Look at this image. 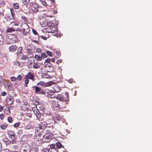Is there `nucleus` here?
<instances>
[{
	"mask_svg": "<svg viewBox=\"0 0 152 152\" xmlns=\"http://www.w3.org/2000/svg\"><path fill=\"white\" fill-rule=\"evenodd\" d=\"M18 32L13 34H9L6 37V42L8 44L14 43L18 40Z\"/></svg>",
	"mask_w": 152,
	"mask_h": 152,
	"instance_id": "1",
	"label": "nucleus"
},
{
	"mask_svg": "<svg viewBox=\"0 0 152 152\" xmlns=\"http://www.w3.org/2000/svg\"><path fill=\"white\" fill-rule=\"evenodd\" d=\"M27 66L29 69H37L40 67V66L37 62L34 60H29L27 63Z\"/></svg>",
	"mask_w": 152,
	"mask_h": 152,
	"instance_id": "2",
	"label": "nucleus"
},
{
	"mask_svg": "<svg viewBox=\"0 0 152 152\" xmlns=\"http://www.w3.org/2000/svg\"><path fill=\"white\" fill-rule=\"evenodd\" d=\"M21 27L22 29H20V31L22 32L24 36L28 35L30 31L29 27L26 23H22L21 25Z\"/></svg>",
	"mask_w": 152,
	"mask_h": 152,
	"instance_id": "3",
	"label": "nucleus"
},
{
	"mask_svg": "<svg viewBox=\"0 0 152 152\" xmlns=\"http://www.w3.org/2000/svg\"><path fill=\"white\" fill-rule=\"evenodd\" d=\"M35 134L34 138V140L36 142H38L40 140L42 139L41 135L44 132L42 131V130H40L39 128H35Z\"/></svg>",
	"mask_w": 152,
	"mask_h": 152,
	"instance_id": "4",
	"label": "nucleus"
},
{
	"mask_svg": "<svg viewBox=\"0 0 152 152\" xmlns=\"http://www.w3.org/2000/svg\"><path fill=\"white\" fill-rule=\"evenodd\" d=\"M50 132V130H47L45 134L43 136L42 139L45 142H49L52 139L53 134Z\"/></svg>",
	"mask_w": 152,
	"mask_h": 152,
	"instance_id": "5",
	"label": "nucleus"
},
{
	"mask_svg": "<svg viewBox=\"0 0 152 152\" xmlns=\"http://www.w3.org/2000/svg\"><path fill=\"white\" fill-rule=\"evenodd\" d=\"M65 95L66 96V98H65L63 95L61 94L57 96L56 99V100H57V99L58 100H60L61 101L66 102H68L69 100V94L68 93V92H66L65 93Z\"/></svg>",
	"mask_w": 152,
	"mask_h": 152,
	"instance_id": "6",
	"label": "nucleus"
},
{
	"mask_svg": "<svg viewBox=\"0 0 152 152\" xmlns=\"http://www.w3.org/2000/svg\"><path fill=\"white\" fill-rule=\"evenodd\" d=\"M50 124V123H48L46 121H43L41 122L40 124L38 125V126L36 127L35 128H39L40 130H42V131L44 132V129L45 128L48 126V125Z\"/></svg>",
	"mask_w": 152,
	"mask_h": 152,
	"instance_id": "7",
	"label": "nucleus"
},
{
	"mask_svg": "<svg viewBox=\"0 0 152 152\" xmlns=\"http://www.w3.org/2000/svg\"><path fill=\"white\" fill-rule=\"evenodd\" d=\"M57 11L55 10L51 9L49 10L46 13H44V15L46 17L52 18L54 17L55 14H57Z\"/></svg>",
	"mask_w": 152,
	"mask_h": 152,
	"instance_id": "8",
	"label": "nucleus"
},
{
	"mask_svg": "<svg viewBox=\"0 0 152 152\" xmlns=\"http://www.w3.org/2000/svg\"><path fill=\"white\" fill-rule=\"evenodd\" d=\"M61 103L60 102L57 101L56 100H53L52 102V105L54 107H58L59 110H62V107L60 105Z\"/></svg>",
	"mask_w": 152,
	"mask_h": 152,
	"instance_id": "9",
	"label": "nucleus"
},
{
	"mask_svg": "<svg viewBox=\"0 0 152 152\" xmlns=\"http://www.w3.org/2000/svg\"><path fill=\"white\" fill-rule=\"evenodd\" d=\"M6 100L7 103L9 105L12 104L14 101L13 97L10 94L8 95Z\"/></svg>",
	"mask_w": 152,
	"mask_h": 152,
	"instance_id": "10",
	"label": "nucleus"
},
{
	"mask_svg": "<svg viewBox=\"0 0 152 152\" xmlns=\"http://www.w3.org/2000/svg\"><path fill=\"white\" fill-rule=\"evenodd\" d=\"M30 5L32 11L34 12H37L38 11V7L37 4L31 3Z\"/></svg>",
	"mask_w": 152,
	"mask_h": 152,
	"instance_id": "11",
	"label": "nucleus"
},
{
	"mask_svg": "<svg viewBox=\"0 0 152 152\" xmlns=\"http://www.w3.org/2000/svg\"><path fill=\"white\" fill-rule=\"evenodd\" d=\"M35 89V93H38L39 94H45V91L42 90L40 88L37 86H35L34 87Z\"/></svg>",
	"mask_w": 152,
	"mask_h": 152,
	"instance_id": "12",
	"label": "nucleus"
},
{
	"mask_svg": "<svg viewBox=\"0 0 152 152\" xmlns=\"http://www.w3.org/2000/svg\"><path fill=\"white\" fill-rule=\"evenodd\" d=\"M9 138L12 140L10 142V144H16L17 143V136L15 134L10 137Z\"/></svg>",
	"mask_w": 152,
	"mask_h": 152,
	"instance_id": "13",
	"label": "nucleus"
},
{
	"mask_svg": "<svg viewBox=\"0 0 152 152\" xmlns=\"http://www.w3.org/2000/svg\"><path fill=\"white\" fill-rule=\"evenodd\" d=\"M52 26H50L46 28V31L48 33H53L55 29V27L54 26V24L53 23H51Z\"/></svg>",
	"mask_w": 152,
	"mask_h": 152,
	"instance_id": "14",
	"label": "nucleus"
},
{
	"mask_svg": "<svg viewBox=\"0 0 152 152\" xmlns=\"http://www.w3.org/2000/svg\"><path fill=\"white\" fill-rule=\"evenodd\" d=\"M25 77H26V78H28L33 80H34V73L31 72H28L26 75Z\"/></svg>",
	"mask_w": 152,
	"mask_h": 152,
	"instance_id": "15",
	"label": "nucleus"
},
{
	"mask_svg": "<svg viewBox=\"0 0 152 152\" xmlns=\"http://www.w3.org/2000/svg\"><path fill=\"white\" fill-rule=\"evenodd\" d=\"M17 49V46L15 45H12L9 47L8 50L10 52H14L16 51Z\"/></svg>",
	"mask_w": 152,
	"mask_h": 152,
	"instance_id": "16",
	"label": "nucleus"
},
{
	"mask_svg": "<svg viewBox=\"0 0 152 152\" xmlns=\"http://www.w3.org/2000/svg\"><path fill=\"white\" fill-rule=\"evenodd\" d=\"M36 48V47L35 45L32 44H30L27 47V49H30V50L34 53L35 52Z\"/></svg>",
	"mask_w": 152,
	"mask_h": 152,
	"instance_id": "17",
	"label": "nucleus"
},
{
	"mask_svg": "<svg viewBox=\"0 0 152 152\" xmlns=\"http://www.w3.org/2000/svg\"><path fill=\"white\" fill-rule=\"evenodd\" d=\"M53 88L55 92H58L61 91L60 87L57 84L54 85Z\"/></svg>",
	"mask_w": 152,
	"mask_h": 152,
	"instance_id": "18",
	"label": "nucleus"
},
{
	"mask_svg": "<svg viewBox=\"0 0 152 152\" xmlns=\"http://www.w3.org/2000/svg\"><path fill=\"white\" fill-rule=\"evenodd\" d=\"M22 108L24 111L30 112L31 110L27 107L26 104H23L22 106Z\"/></svg>",
	"mask_w": 152,
	"mask_h": 152,
	"instance_id": "19",
	"label": "nucleus"
},
{
	"mask_svg": "<svg viewBox=\"0 0 152 152\" xmlns=\"http://www.w3.org/2000/svg\"><path fill=\"white\" fill-rule=\"evenodd\" d=\"M42 76L43 78H50L53 77L52 75H50L48 72L42 74Z\"/></svg>",
	"mask_w": 152,
	"mask_h": 152,
	"instance_id": "20",
	"label": "nucleus"
},
{
	"mask_svg": "<svg viewBox=\"0 0 152 152\" xmlns=\"http://www.w3.org/2000/svg\"><path fill=\"white\" fill-rule=\"evenodd\" d=\"M23 48L21 46L19 47L18 49L17 52V53L18 57H20L21 56V54L22 53Z\"/></svg>",
	"mask_w": 152,
	"mask_h": 152,
	"instance_id": "21",
	"label": "nucleus"
},
{
	"mask_svg": "<svg viewBox=\"0 0 152 152\" xmlns=\"http://www.w3.org/2000/svg\"><path fill=\"white\" fill-rule=\"evenodd\" d=\"M51 118L52 117L51 116L49 115H47L45 118V120L48 123H50V124L51 123H52V122Z\"/></svg>",
	"mask_w": 152,
	"mask_h": 152,
	"instance_id": "22",
	"label": "nucleus"
},
{
	"mask_svg": "<svg viewBox=\"0 0 152 152\" xmlns=\"http://www.w3.org/2000/svg\"><path fill=\"white\" fill-rule=\"evenodd\" d=\"M47 95L49 98L53 99L56 98V95L53 92H50L48 93V94Z\"/></svg>",
	"mask_w": 152,
	"mask_h": 152,
	"instance_id": "23",
	"label": "nucleus"
},
{
	"mask_svg": "<svg viewBox=\"0 0 152 152\" xmlns=\"http://www.w3.org/2000/svg\"><path fill=\"white\" fill-rule=\"evenodd\" d=\"M34 57L37 61H40L42 59V56L38 54H35Z\"/></svg>",
	"mask_w": 152,
	"mask_h": 152,
	"instance_id": "24",
	"label": "nucleus"
},
{
	"mask_svg": "<svg viewBox=\"0 0 152 152\" xmlns=\"http://www.w3.org/2000/svg\"><path fill=\"white\" fill-rule=\"evenodd\" d=\"M21 57V59L23 60H27L29 59V57H28L26 55L23 54Z\"/></svg>",
	"mask_w": 152,
	"mask_h": 152,
	"instance_id": "25",
	"label": "nucleus"
},
{
	"mask_svg": "<svg viewBox=\"0 0 152 152\" xmlns=\"http://www.w3.org/2000/svg\"><path fill=\"white\" fill-rule=\"evenodd\" d=\"M54 55L56 59L58 58L61 56V54L60 52L58 51H56L54 52Z\"/></svg>",
	"mask_w": 152,
	"mask_h": 152,
	"instance_id": "26",
	"label": "nucleus"
},
{
	"mask_svg": "<svg viewBox=\"0 0 152 152\" xmlns=\"http://www.w3.org/2000/svg\"><path fill=\"white\" fill-rule=\"evenodd\" d=\"M10 148H11L14 150L18 149L19 148V146L18 145H13V144H10Z\"/></svg>",
	"mask_w": 152,
	"mask_h": 152,
	"instance_id": "27",
	"label": "nucleus"
},
{
	"mask_svg": "<svg viewBox=\"0 0 152 152\" xmlns=\"http://www.w3.org/2000/svg\"><path fill=\"white\" fill-rule=\"evenodd\" d=\"M34 53V52H33L31 50H30V49H27V53L28 55H32V56H30L29 58H32V57L33 56V53Z\"/></svg>",
	"mask_w": 152,
	"mask_h": 152,
	"instance_id": "28",
	"label": "nucleus"
},
{
	"mask_svg": "<svg viewBox=\"0 0 152 152\" xmlns=\"http://www.w3.org/2000/svg\"><path fill=\"white\" fill-rule=\"evenodd\" d=\"M31 111L30 112H26L25 113V115L26 116V117L27 119H28V118H30L31 117L32 115L31 113Z\"/></svg>",
	"mask_w": 152,
	"mask_h": 152,
	"instance_id": "29",
	"label": "nucleus"
},
{
	"mask_svg": "<svg viewBox=\"0 0 152 152\" xmlns=\"http://www.w3.org/2000/svg\"><path fill=\"white\" fill-rule=\"evenodd\" d=\"M15 31V29L14 28L11 27H9L6 30V31L7 33H10Z\"/></svg>",
	"mask_w": 152,
	"mask_h": 152,
	"instance_id": "30",
	"label": "nucleus"
},
{
	"mask_svg": "<svg viewBox=\"0 0 152 152\" xmlns=\"http://www.w3.org/2000/svg\"><path fill=\"white\" fill-rule=\"evenodd\" d=\"M10 10L12 16V18L13 19H14V18H15V13L16 12L13 9H11Z\"/></svg>",
	"mask_w": 152,
	"mask_h": 152,
	"instance_id": "31",
	"label": "nucleus"
},
{
	"mask_svg": "<svg viewBox=\"0 0 152 152\" xmlns=\"http://www.w3.org/2000/svg\"><path fill=\"white\" fill-rule=\"evenodd\" d=\"M3 140L6 145H10L9 140L8 138H4L3 139Z\"/></svg>",
	"mask_w": 152,
	"mask_h": 152,
	"instance_id": "32",
	"label": "nucleus"
},
{
	"mask_svg": "<svg viewBox=\"0 0 152 152\" xmlns=\"http://www.w3.org/2000/svg\"><path fill=\"white\" fill-rule=\"evenodd\" d=\"M8 124H1L0 125L1 128L3 130L5 129L8 127Z\"/></svg>",
	"mask_w": 152,
	"mask_h": 152,
	"instance_id": "33",
	"label": "nucleus"
},
{
	"mask_svg": "<svg viewBox=\"0 0 152 152\" xmlns=\"http://www.w3.org/2000/svg\"><path fill=\"white\" fill-rule=\"evenodd\" d=\"M7 134L9 135V137L15 134V132L12 131H8L7 132Z\"/></svg>",
	"mask_w": 152,
	"mask_h": 152,
	"instance_id": "34",
	"label": "nucleus"
},
{
	"mask_svg": "<svg viewBox=\"0 0 152 152\" xmlns=\"http://www.w3.org/2000/svg\"><path fill=\"white\" fill-rule=\"evenodd\" d=\"M13 7L14 8L16 9H18L19 7V5L18 3H15L13 4Z\"/></svg>",
	"mask_w": 152,
	"mask_h": 152,
	"instance_id": "35",
	"label": "nucleus"
},
{
	"mask_svg": "<svg viewBox=\"0 0 152 152\" xmlns=\"http://www.w3.org/2000/svg\"><path fill=\"white\" fill-rule=\"evenodd\" d=\"M30 0H22V3L25 5H26L28 4Z\"/></svg>",
	"mask_w": 152,
	"mask_h": 152,
	"instance_id": "36",
	"label": "nucleus"
},
{
	"mask_svg": "<svg viewBox=\"0 0 152 152\" xmlns=\"http://www.w3.org/2000/svg\"><path fill=\"white\" fill-rule=\"evenodd\" d=\"M47 33H46L45 36L41 35L40 36V37L41 38L45 40H46L49 37V36H46Z\"/></svg>",
	"mask_w": 152,
	"mask_h": 152,
	"instance_id": "37",
	"label": "nucleus"
},
{
	"mask_svg": "<svg viewBox=\"0 0 152 152\" xmlns=\"http://www.w3.org/2000/svg\"><path fill=\"white\" fill-rule=\"evenodd\" d=\"M25 86L26 87H27L28 86V82H29V79L28 78H26V77H25Z\"/></svg>",
	"mask_w": 152,
	"mask_h": 152,
	"instance_id": "38",
	"label": "nucleus"
},
{
	"mask_svg": "<svg viewBox=\"0 0 152 152\" xmlns=\"http://www.w3.org/2000/svg\"><path fill=\"white\" fill-rule=\"evenodd\" d=\"M21 19L25 22H27L28 20V19L26 17L24 16H22Z\"/></svg>",
	"mask_w": 152,
	"mask_h": 152,
	"instance_id": "39",
	"label": "nucleus"
},
{
	"mask_svg": "<svg viewBox=\"0 0 152 152\" xmlns=\"http://www.w3.org/2000/svg\"><path fill=\"white\" fill-rule=\"evenodd\" d=\"M4 38L3 37V36L0 34V45H1L3 44L4 41Z\"/></svg>",
	"mask_w": 152,
	"mask_h": 152,
	"instance_id": "40",
	"label": "nucleus"
},
{
	"mask_svg": "<svg viewBox=\"0 0 152 152\" xmlns=\"http://www.w3.org/2000/svg\"><path fill=\"white\" fill-rule=\"evenodd\" d=\"M62 145L60 142H58L56 143V147L59 148H61L62 147Z\"/></svg>",
	"mask_w": 152,
	"mask_h": 152,
	"instance_id": "41",
	"label": "nucleus"
},
{
	"mask_svg": "<svg viewBox=\"0 0 152 152\" xmlns=\"http://www.w3.org/2000/svg\"><path fill=\"white\" fill-rule=\"evenodd\" d=\"M45 85V83L43 81H40L38 82L37 84V85L39 86H44Z\"/></svg>",
	"mask_w": 152,
	"mask_h": 152,
	"instance_id": "42",
	"label": "nucleus"
},
{
	"mask_svg": "<svg viewBox=\"0 0 152 152\" xmlns=\"http://www.w3.org/2000/svg\"><path fill=\"white\" fill-rule=\"evenodd\" d=\"M56 119L58 121H62V118L59 115H57L56 118Z\"/></svg>",
	"mask_w": 152,
	"mask_h": 152,
	"instance_id": "43",
	"label": "nucleus"
},
{
	"mask_svg": "<svg viewBox=\"0 0 152 152\" xmlns=\"http://www.w3.org/2000/svg\"><path fill=\"white\" fill-rule=\"evenodd\" d=\"M7 121L10 123H12V117H8L7 118Z\"/></svg>",
	"mask_w": 152,
	"mask_h": 152,
	"instance_id": "44",
	"label": "nucleus"
},
{
	"mask_svg": "<svg viewBox=\"0 0 152 152\" xmlns=\"http://www.w3.org/2000/svg\"><path fill=\"white\" fill-rule=\"evenodd\" d=\"M42 58H45L47 57V54L45 53H41V56Z\"/></svg>",
	"mask_w": 152,
	"mask_h": 152,
	"instance_id": "45",
	"label": "nucleus"
},
{
	"mask_svg": "<svg viewBox=\"0 0 152 152\" xmlns=\"http://www.w3.org/2000/svg\"><path fill=\"white\" fill-rule=\"evenodd\" d=\"M22 76L20 75H18L17 77H16V80L20 81L22 80Z\"/></svg>",
	"mask_w": 152,
	"mask_h": 152,
	"instance_id": "46",
	"label": "nucleus"
},
{
	"mask_svg": "<svg viewBox=\"0 0 152 152\" xmlns=\"http://www.w3.org/2000/svg\"><path fill=\"white\" fill-rule=\"evenodd\" d=\"M16 77H10V80L12 82L15 81L16 80Z\"/></svg>",
	"mask_w": 152,
	"mask_h": 152,
	"instance_id": "47",
	"label": "nucleus"
},
{
	"mask_svg": "<svg viewBox=\"0 0 152 152\" xmlns=\"http://www.w3.org/2000/svg\"><path fill=\"white\" fill-rule=\"evenodd\" d=\"M32 31L33 33L34 34H35V35H37L38 36H39L37 32L36 31L35 29L33 28L32 29Z\"/></svg>",
	"mask_w": 152,
	"mask_h": 152,
	"instance_id": "48",
	"label": "nucleus"
},
{
	"mask_svg": "<svg viewBox=\"0 0 152 152\" xmlns=\"http://www.w3.org/2000/svg\"><path fill=\"white\" fill-rule=\"evenodd\" d=\"M46 53L49 56L51 57H52V53L51 52L48 50H47L46 51Z\"/></svg>",
	"mask_w": 152,
	"mask_h": 152,
	"instance_id": "49",
	"label": "nucleus"
},
{
	"mask_svg": "<svg viewBox=\"0 0 152 152\" xmlns=\"http://www.w3.org/2000/svg\"><path fill=\"white\" fill-rule=\"evenodd\" d=\"M20 125V123L18 122V123H15L14 125V126L15 127H18Z\"/></svg>",
	"mask_w": 152,
	"mask_h": 152,
	"instance_id": "50",
	"label": "nucleus"
},
{
	"mask_svg": "<svg viewBox=\"0 0 152 152\" xmlns=\"http://www.w3.org/2000/svg\"><path fill=\"white\" fill-rule=\"evenodd\" d=\"M14 65L16 66H20V63L18 61H15L14 62Z\"/></svg>",
	"mask_w": 152,
	"mask_h": 152,
	"instance_id": "51",
	"label": "nucleus"
},
{
	"mask_svg": "<svg viewBox=\"0 0 152 152\" xmlns=\"http://www.w3.org/2000/svg\"><path fill=\"white\" fill-rule=\"evenodd\" d=\"M4 115L3 114H0V118L2 120H3L4 119Z\"/></svg>",
	"mask_w": 152,
	"mask_h": 152,
	"instance_id": "52",
	"label": "nucleus"
},
{
	"mask_svg": "<svg viewBox=\"0 0 152 152\" xmlns=\"http://www.w3.org/2000/svg\"><path fill=\"white\" fill-rule=\"evenodd\" d=\"M40 23H41V24L42 25H45L46 22V21H42L41 18L40 19Z\"/></svg>",
	"mask_w": 152,
	"mask_h": 152,
	"instance_id": "53",
	"label": "nucleus"
},
{
	"mask_svg": "<svg viewBox=\"0 0 152 152\" xmlns=\"http://www.w3.org/2000/svg\"><path fill=\"white\" fill-rule=\"evenodd\" d=\"M36 52L39 53L41 52L42 50L41 49L38 48L36 49Z\"/></svg>",
	"mask_w": 152,
	"mask_h": 152,
	"instance_id": "54",
	"label": "nucleus"
},
{
	"mask_svg": "<svg viewBox=\"0 0 152 152\" xmlns=\"http://www.w3.org/2000/svg\"><path fill=\"white\" fill-rule=\"evenodd\" d=\"M7 93L5 91H3L1 93V95L2 96H5L6 95Z\"/></svg>",
	"mask_w": 152,
	"mask_h": 152,
	"instance_id": "55",
	"label": "nucleus"
},
{
	"mask_svg": "<svg viewBox=\"0 0 152 152\" xmlns=\"http://www.w3.org/2000/svg\"><path fill=\"white\" fill-rule=\"evenodd\" d=\"M53 83L52 82H50L48 83H47V86H50L52 85Z\"/></svg>",
	"mask_w": 152,
	"mask_h": 152,
	"instance_id": "56",
	"label": "nucleus"
},
{
	"mask_svg": "<svg viewBox=\"0 0 152 152\" xmlns=\"http://www.w3.org/2000/svg\"><path fill=\"white\" fill-rule=\"evenodd\" d=\"M55 145L54 144H52L50 145V148L51 149H54L55 148Z\"/></svg>",
	"mask_w": 152,
	"mask_h": 152,
	"instance_id": "57",
	"label": "nucleus"
},
{
	"mask_svg": "<svg viewBox=\"0 0 152 152\" xmlns=\"http://www.w3.org/2000/svg\"><path fill=\"white\" fill-rule=\"evenodd\" d=\"M68 81L69 83H72L73 82V80L72 79H69L68 80H67Z\"/></svg>",
	"mask_w": 152,
	"mask_h": 152,
	"instance_id": "58",
	"label": "nucleus"
},
{
	"mask_svg": "<svg viewBox=\"0 0 152 152\" xmlns=\"http://www.w3.org/2000/svg\"><path fill=\"white\" fill-rule=\"evenodd\" d=\"M61 61L62 60L61 59H59L56 62V64H59L61 63Z\"/></svg>",
	"mask_w": 152,
	"mask_h": 152,
	"instance_id": "59",
	"label": "nucleus"
},
{
	"mask_svg": "<svg viewBox=\"0 0 152 152\" xmlns=\"http://www.w3.org/2000/svg\"><path fill=\"white\" fill-rule=\"evenodd\" d=\"M45 61L47 63H49L50 61V58H48Z\"/></svg>",
	"mask_w": 152,
	"mask_h": 152,
	"instance_id": "60",
	"label": "nucleus"
},
{
	"mask_svg": "<svg viewBox=\"0 0 152 152\" xmlns=\"http://www.w3.org/2000/svg\"><path fill=\"white\" fill-rule=\"evenodd\" d=\"M4 107L0 105V112H1L3 110Z\"/></svg>",
	"mask_w": 152,
	"mask_h": 152,
	"instance_id": "61",
	"label": "nucleus"
},
{
	"mask_svg": "<svg viewBox=\"0 0 152 152\" xmlns=\"http://www.w3.org/2000/svg\"><path fill=\"white\" fill-rule=\"evenodd\" d=\"M42 4L43 5L45 6H47V3L45 1H42Z\"/></svg>",
	"mask_w": 152,
	"mask_h": 152,
	"instance_id": "62",
	"label": "nucleus"
},
{
	"mask_svg": "<svg viewBox=\"0 0 152 152\" xmlns=\"http://www.w3.org/2000/svg\"><path fill=\"white\" fill-rule=\"evenodd\" d=\"M28 150L26 148H24L23 149V152H27Z\"/></svg>",
	"mask_w": 152,
	"mask_h": 152,
	"instance_id": "63",
	"label": "nucleus"
},
{
	"mask_svg": "<svg viewBox=\"0 0 152 152\" xmlns=\"http://www.w3.org/2000/svg\"><path fill=\"white\" fill-rule=\"evenodd\" d=\"M30 152H36V150L35 149H34L33 150H31Z\"/></svg>",
	"mask_w": 152,
	"mask_h": 152,
	"instance_id": "64",
	"label": "nucleus"
}]
</instances>
